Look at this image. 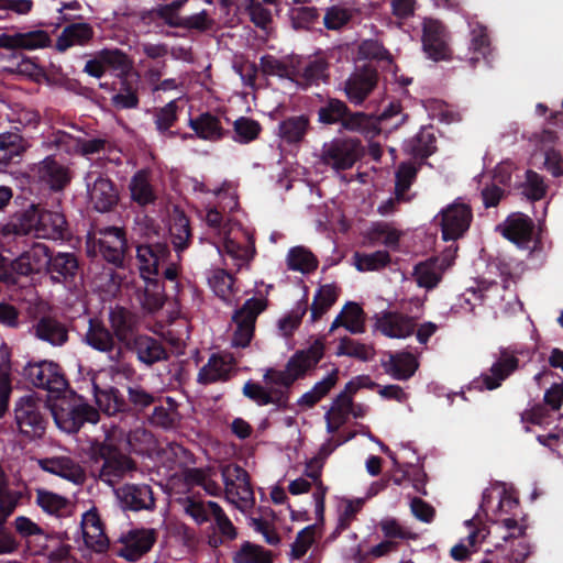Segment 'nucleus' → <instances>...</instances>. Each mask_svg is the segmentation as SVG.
<instances>
[{
  "mask_svg": "<svg viewBox=\"0 0 563 563\" xmlns=\"http://www.w3.org/2000/svg\"><path fill=\"white\" fill-rule=\"evenodd\" d=\"M136 260L144 283L143 289L137 291V301L144 310L157 311L164 305L165 294L156 276L162 271L166 279L175 280L178 275L177 264L164 244L137 246Z\"/></svg>",
  "mask_w": 563,
  "mask_h": 563,
  "instance_id": "f257e3e1",
  "label": "nucleus"
},
{
  "mask_svg": "<svg viewBox=\"0 0 563 563\" xmlns=\"http://www.w3.org/2000/svg\"><path fill=\"white\" fill-rule=\"evenodd\" d=\"M151 442L152 435L142 428H136L129 434H125L121 429L114 428L107 434L106 441L99 450L100 457L103 460L99 473L100 479L108 485H114V483L134 468L132 460L121 451L129 449L133 452H143L140 444H150Z\"/></svg>",
  "mask_w": 563,
  "mask_h": 563,
  "instance_id": "f03ea898",
  "label": "nucleus"
},
{
  "mask_svg": "<svg viewBox=\"0 0 563 563\" xmlns=\"http://www.w3.org/2000/svg\"><path fill=\"white\" fill-rule=\"evenodd\" d=\"M527 525L514 518L503 519L492 531L494 556L492 563H523L530 554V543L526 537Z\"/></svg>",
  "mask_w": 563,
  "mask_h": 563,
  "instance_id": "7ed1b4c3",
  "label": "nucleus"
},
{
  "mask_svg": "<svg viewBox=\"0 0 563 563\" xmlns=\"http://www.w3.org/2000/svg\"><path fill=\"white\" fill-rule=\"evenodd\" d=\"M217 250L227 267L246 269L255 255L252 232L241 224L227 225L220 233Z\"/></svg>",
  "mask_w": 563,
  "mask_h": 563,
  "instance_id": "20e7f679",
  "label": "nucleus"
},
{
  "mask_svg": "<svg viewBox=\"0 0 563 563\" xmlns=\"http://www.w3.org/2000/svg\"><path fill=\"white\" fill-rule=\"evenodd\" d=\"M56 426L64 432H77L85 422L97 423L99 413L75 394L58 397L51 406Z\"/></svg>",
  "mask_w": 563,
  "mask_h": 563,
  "instance_id": "39448f33",
  "label": "nucleus"
},
{
  "mask_svg": "<svg viewBox=\"0 0 563 563\" xmlns=\"http://www.w3.org/2000/svg\"><path fill=\"white\" fill-rule=\"evenodd\" d=\"M18 232L34 234L41 239H60L66 227L65 217L58 211H48L31 206L14 224Z\"/></svg>",
  "mask_w": 563,
  "mask_h": 563,
  "instance_id": "423d86ee",
  "label": "nucleus"
},
{
  "mask_svg": "<svg viewBox=\"0 0 563 563\" xmlns=\"http://www.w3.org/2000/svg\"><path fill=\"white\" fill-rule=\"evenodd\" d=\"M125 250V239L119 228H106L97 233L88 235L87 251L91 255L101 256L109 263L121 264Z\"/></svg>",
  "mask_w": 563,
  "mask_h": 563,
  "instance_id": "0eeeda50",
  "label": "nucleus"
},
{
  "mask_svg": "<svg viewBox=\"0 0 563 563\" xmlns=\"http://www.w3.org/2000/svg\"><path fill=\"white\" fill-rule=\"evenodd\" d=\"M441 227L444 241H455L464 235L472 221V211L468 205L461 200L454 201L435 217Z\"/></svg>",
  "mask_w": 563,
  "mask_h": 563,
  "instance_id": "6e6552de",
  "label": "nucleus"
},
{
  "mask_svg": "<svg viewBox=\"0 0 563 563\" xmlns=\"http://www.w3.org/2000/svg\"><path fill=\"white\" fill-rule=\"evenodd\" d=\"M482 508L492 512L494 522L489 527V534L495 526L503 519L514 518L517 522H525L521 518L518 500L503 488H494L484 493Z\"/></svg>",
  "mask_w": 563,
  "mask_h": 563,
  "instance_id": "1a4fd4ad",
  "label": "nucleus"
},
{
  "mask_svg": "<svg viewBox=\"0 0 563 563\" xmlns=\"http://www.w3.org/2000/svg\"><path fill=\"white\" fill-rule=\"evenodd\" d=\"M222 478L228 501L238 508L249 506L253 501L252 490L247 473L235 464L225 465L222 468Z\"/></svg>",
  "mask_w": 563,
  "mask_h": 563,
  "instance_id": "9d476101",
  "label": "nucleus"
},
{
  "mask_svg": "<svg viewBox=\"0 0 563 563\" xmlns=\"http://www.w3.org/2000/svg\"><path fill=\"white\" fill-rule=\"evenodd\" d=\"M266 302L263 298H251L233 316L235 330L233 332L232 345L245 347L253 338L254 324L257 316L265 309Z\"/></svg>",
  "mask_w": 563,
  "mask_h": 563,
  "instance_id": "9b49d317",
  "label": "nucleus"
},
{
  "mask_svg": "<svg viewBox=\"0 0 563 563\" xmlns=\"http://www.w3.org/2000/svg\"><path fill=\"white\" fill-rule=\"evenodd\" d=\"M518 368L517 351L504 349L492 364L489 372L482 374L472 383L474 389L493 390Z\"/></svg>",
  "mask_w": 563,
  "mask_h": 563,
  "instance_id": "f8f14e48",
  "label": "nucleus"
},
{
  "mask_svg": "<svg viewBox=\"0 0 563 563\" xmlns=\"http://www.w3.org/2000/svg\"><path fill=\"white\" fill-rule=\"evenodd\" d=\"M360 156V144L355 140H332L323 144L321 161L335 172L351 168Z\"/></svg>",
  "mask_w": 563,
  "mask_h": 563,
  "instance_id": "ddd939ff",
  "label": "nucleus"
},
{
  "mask_svg": "<svg viewBox=\"0 0 563 563\" xmlns=\"http://www.w3.org/2000/svg\"><path fill=\"white\" fill-rule=\"evenodd\" d=\"M156 541V531L152 528L131 529L121 534L118 555L135 562L147 553Z\"/></svg>",
  "mask_w": 563,
  "mask_h": 563,
  "instance_id": "4468645a",
  "label": "nucleus"
},
{
  "mask_svg": "<svg viewBox=\"0 0 563 563\" xmlns=\"http://www.w3.org/2000/svg\"><path fill=\"white\" fill-rule=\"evenodd\" d=\"M42 402L32 395L22 397L15 407V420L20 431L29 437H40L45 429L40 412Z\"/></svg>",
  "mask_w": 563,
  "mask_h": 563,
  "instance_id": "2eb2a0df",
  "label": "nucleus"
},
{
  "mask_svg": "<svg viewBox=\"0 0 563 563\" xmlns=\"http://www.w3.org/2000/svg\"><path fill=\"white\" fill-rule=\"evenodd\" d=\"M456 249L448 250L441 258H430L415 266L413 278L417 285L424 289H432L438 286L442 275L454 261Z\"/></svg>",
  "mask_w": 563,
  "mask_h": 563,
  "instance_id": "dca6fc26",
  "label": "nucleus"
},
{
  "mask_svg": "<svg viewBox=\"0 0 563 563\" xmlns=\"http://www.w3.org/2000/svg\"><path fill=\"white\" fill-rule=\"evenodd\" d=\"M85 179L89 200L97 211H108L117 203V191L108 178L91 170L87 174Z\"/></svg>",
  "mask_w": 563,
  "mask_h": 563,
  "instance_id": "f3484780",
  "label": "nucleus"
},
{
  "mask_svg": "<svg viewBox=\"0 0 563 563\" xmlns=\"http://www.w3.org/2000/svg\"><path fill=\"white\" fill-rule=\"evenodd\" d=\"M27 378L36 386L51 393H60L66 388V380L58 366L48 361L30 364L26 367Z\"/></svg>",
  "mask_w": 563,
  "mask_h": 563,
  "instance_id": "a211bd4d",
  "label": "nucleus"
},
{
  "mask_svg": "<svg viewBox=\"0 0 563 563\" xmlns=\"http://www.w3.org/2000/svg\"><path fill=\"white\" fill-rule=\"evenodd\" d=\"M109 322L117 340L125 347L132 346L140 325L139 316L124 307L117 306L109 312Z\"/></svg>",
  "mask_w": 563,
  "mask_h": 563,
  "instance_id": "6ab92c4d",
  "label": "nucleus"
},
{
  "mask_svg": "<svg viewBox=\"0 0 563 563\" xmlns=\"http://www.w3.org/2000/svg\"><path fill=\"white\" fill-rule=\"evenodd\" d=\"M187 0H174L172 3L158 8V16L169 26H181L188 29H205L207 26L206 11L192 14L181 13V8Z\"/></svg>",
  "mask_w": 563,
  "mask_h": 563,
  "instance_id": "aec40b11",
  "label": "nucleus"
},
{
  "mask_svg": "<svg viewBox=\"0 0 563 563\" xmlns=\"http://www.w3.org/2000/svg\"><path fill=\"white\" fill-rule=\"evenodd\" d=\"M85 342L99 352L109 353L111 362L118 363L123 356L122 349L115 346L113 335L100 321L89 320Z\"/></svg>",
  "mask_w": 563,
  "mask_h": 563,
  "instance_id": "412c9836",
  "label": "nucleus"
},
{
  "mask_svg": "<svg viewBox=\"0 0 563 563\" xmlns=\"http://www.w3.org/2000/svg\"><path fill=\"white\" fill-rule=\"evenodd\" d=\"M422 44L426 54L433 60L446 59L450 55L444 30L437 20H424Z\"/></svg>",
  "mask_w": 563,
  "mask_h": 563,
  "instance_id": "4be33fe9",
  "label": "nucleus"
},
{
  "mask_svg": "<svg viewBox=\"0 0 563 563\" xmlns=\"http://www.w3.org/2000/svg\"><path fill=\"white\" fill-rule=\"evenodd\" d=\"M82 538L86 547L93 552H104L109 547L102 522L95 508L87 510L80 522Z\"/></svg>",
  "mask_w": 563,
  "mask_h": 563,
  "instance_id": "5701e85b",
  "label": "nucleus"
},
{
  "mask_svg": "<svg viewBox=\"0 0 563 563\" xmlns=\"http://www.w3.org/2000/svg\"><path fill=\"white\" fill-rule=\"evenodd\" d=\"M38 466L43 471L74 484H81L85 481V472L81 466L67 455L41 459L38 460Z\"/></svg>",
  "mask_w": 563,
  "mask_h": 563,
  "instance_id": "b1692460",
  "label": "nucleus"
},
{
  "mask_svg": "<svg viewBox=\"0 0 563 563\" xmlns=\"http://www.w3.org/2000/svg\"><path fill=\"white\" fill-rule=\"evenodd\" d=\"M501 234L519 247L528 246L533 232L532 220L520 212L510 214L499 227Z\"/></svg>",
  "mask_w": 563,
  "mask_h": 563,
  "instance_id": "393cba45",
  "label": "nucleus"
},
{
  "mask_svg": "<svg viewBox=\"0 0 563 563\" xmlns=\"http://www.w3.org/2000/svg\"><path fill=\"white\" fill-rule=\"evenodd\" d=\"M376 329L391 339H406L415 330V320L397 312H384L376 318Z\"/></svg>",
  "mask_w": 563,
  "mask_h": 563,
  "instance_id": "a878e982",
  "label": "nucleus"
},
{
  "mask_svg": "<svg viewBox=\"0 0 563 563\" xmlns=\"http://www.w3.org/2000/svg\"><path fill=\"white\" fill-rule=\"evenodd\" d=\"M324 344L321 340H316L307 350L296 352L287 362L286 368L289 376L297 380L306 374L307 371L316 366L322 358Z\"/></svg>",
  "mask_w": 563,
  "mask_h": 563,
  "instance_id": "bb28decb",
  "label": "nucleus"
},
{
  "mask_svg": "<svg viewBox=\"0 0 563 563\" xmlns=\"http://www.w3.org/2000/svg\"><path fill=\"white\" fill-rule=\"evenodd\" d=\"M51 255L44 243H35L16 258V273L23 276L48 269Z\"/></svg>",
  "mask_w": 563,
  "mask_h": 563,
  "instance_id": "cd10ccee",
  "label": "nucleus"
},
{
  "mask_svg": "<svg viewBox=\"0 0 563 563\" xmlns=\"http://www.w3.org/2000/svg\"><path fill=\"white\" fill-rule=\"evenodd\" d=\"M377 81L376 73L371 68L355 71L345 84V93L349 100L360 104L373 90Z\"/></svg>",
  "mask_w": 563,
  "mask_h": 563,
  "instance_id": "c85d7f7f",
  "label": "nucleus"
},
{
  "mask_svg": "<svg viewBox=\"0 0 563 563\" xmlns=\"http://www.w3.org/2000/svg\"><path fill=\"white\" fill-rule=\"evenodd\" d=\"M93 27L87 22H75L65 26L56 41V48L65 52L73 46H84L93 37Z\"/></svg>",
  "mask_w": 563,
  "mask_h": 563,
  "instance_id": "c756f323",
  "label": "nucleus"
},
{
  "mask_svg": "<svg viewBox=\"0 0 563 563\" xmlns=\"http://www.w3.org/2000/svg\"><path fill=\"white\" fill-rule=\"evenodd\" d=\"M300 63L301 57L299 56H289L278 59L267 55L261 59L262 69L266 75L287 78L295 82L298 79V75H300Z\"/></svg>",
  "mask_w": 563,
  "mask_h": 563,
  "instance_id": "7c9ffc66",
  "label": "nucleus"
},
{
  "mask_svg": "<svg viewBox=\"0 0 563 563\" xmlns=\"http://www.w3.org/2000/svg\"><path fill=\"white\" fill-rule=\"evenodd\" d=\"M117 496L125 509L141 510L154 505L152 490L147 485H124L117 490Z\"/></svg>",
  "mask_w": 563,
  "mask_h": 563,
  "instance_id": "2f4dec72",
  "label": "nucleus"
},
{
  "mask_svg": "<svg viewBox=\"0 0 563 563\" xmlns=\"http://www.w3.org/2000/svg\"><path fill=\"white\" fill-rule=\"evenodd\" d=\"M129 349H133L139 361L146 365L165 360L167 356L162 343L148 335H136L132 341V346Z\"/></svg>",
  "mask_w": 563,
  "mask_h": 563,
  "instance_id": "473e14b6",
  "label": "nucleus"
},
{
  "mask_svg": "<svg viewBox=\"0 0 563 563\" xmlns=\"http://www.w3.org/2000/svg\"><path fill=\"white\" fill-rule=\"evenodd\" d=\"M387 374L395 379L404 380L410 378L417 371L419 363L417 358L407 352L389 354L388 360L383 363Z\"/></svg>",
  "mask_w": 563,
  "mask_h": 563,
  "instance_id": "72a5a7b5",
  "label": "nucleus"
},
{
  "mask_svg": "<svg viewBox=\"0 0 563 563\" xmlns=\"http://www.w3.org/2000/svg\"><path fill=\"white\" fill-rule=\"evenodd\" d=\"M129 189L132 200L140 206L153 203L157 198L156 190L152 184L151 174L145 169H141L133 175Z\"/></svg>",
  "mask_w": 563,
  "mask_h": 563,
  "instance_id": "f704fd0d",
  "label": "nucleus"
},
{
  "mask_svg": "<svg viewBox=\"0 0 563 563\" xmlns=\"http://www.w3.org/2000/svg\"><path fill=\"white\" fill-rule=\"evenodd\" d=\"M233 368V360L230 355H212L209 362L198 374L199 382L210 384L227 379Z\"/></svg>",
  "mask_w": 563,
  "mask_h": 563,
  "instance_id": "c9c22d12",
  "label": "nucleus"
},
{
  "mask_svg": "<svg viewBox=\"0 0 563 563\" xmlns=\"http://www.w3.org/2000/svg\"><path fill=\"white\" fill-rule=\"evenodd\" d=\"M38 174L40 178L54 190L62 189L70 180L68 169L52 157H46L41 162Z\"/></svg>",
  "mask_w": 563,
  "mask_h": 563,
  "instance_id": "e433bc0d",
  "label": "nucleus"
},
{
  "mask_svg": "<svg viewBox=\"0 0 563 563\" xmlns=\"http://www.w3.org/2000/svg\"><path fill=\"white\" fill-rule=\"evenodd\" d=\"M352 411V398L342 391L332 402L330 409L325 412L327 431L335 432L345 423Z\"/></svg>",
  "mask_w": 563,
  "mask_h": 563,
  "instance_id": "4c0bfd02",
  "label": "nucleus"
},
{
  "mask_svg": "<svg viewBox=\"0 0 563 563\" xmlns=\"http://www.w3.org/2000/svg\"><path fill=\"white\" fill-rule=\"evenodd\" d=\"M360 49H361V53L366 57L386 60V63H387L386 78L387 79H388V76H390V80L398 82L402 86L409 85L411 82V79L408 77H404V76L398 77L397 66H395L393 64L389 54L378 42L365 41L362 43Z\"/></svg>",
  "mask_w": 563,
  "mask_h": 563,
  "instance_id": "58836bf2",
  "label": "nucleus"
},
{
  "mask_svg": "<svg viewBox=\"0 0 563 563\" xmlns=\"http://www.w3.org/2000/svg\"><path fill=\"white\" fill-rule=\"evenodd\" d=\"M208 284L216 296L225 302H232L236 290L234 288V278L227 269H212L208 276Z\"/></svg>",
  "mask_w": 563,
  "mask_h": 563,
  "instance_id": "ea45409f",
  "label": "nucleus"
},
{
  "mask_svg": "<svg viewBox=\"0 0 563 563\" xmlns=\"http://www.w3.org/2000/svg\"><path fill=\"white\" fill-rule=\"evenodd\" d=\"M401 232L389 223L377 222L373 223L365 232L364 239L368 244L383 243L389 249H396L400 239Z\"/></svg>",
  "mask_w": 563,
  "mask_h": 563,
  "instance_id": "a19ab883",
  "label": "nucleus"
},
{
  "mask_svg": "<svg viewBox=\"0 0 563 563\" xmlns=\"http://www.w3.org/2000/svg\"><path fill=\"white\" fill-rule=\"evenodd\" d=\"M58 144L68 152L81 154L82 156L93 155L103 150L104 141L101 139H81L67 133L58 136Z\"/></svg>",
  "mask_w": 563,
  "mask_h": 563,
  "instance_id": "79ce46f5",
  "label": "nucleus"
},
{
  "mask_svg": "<svg viewBox=\"0 0 563 563\" xmlns=\"http://www.w3.org/2000/svg\"><path fill=\"white\" fill-rule=\"evenodd\" d=\"M168 231L175 250L183 251L189 241L190 230L188 219L178 209H175L170 216Z\"/></svg>",
  "mask_w": 563,
  "mask_h": 563,
  "instance_id": "37998d69",
  "label": "nucleus"
},
{
  "mask_svg": "<svg viewBox=\"0 0 563 563\" xmlns=\"http://www.w3.org/2000/svg\"><path fill=\"white\" fill-rule=\"evenodd\" d=\"M78 269V263L71 253H58L56 256L51 257L48 271L52 279L55 282L67 280L75 276Z\"/></svg>",
  "mask_w": 563,
  "mask_h": 563,
  "instance_id": "c03bdc74",
  "label": "nucleus"
},
{
  "mask_svg": "<svg viewBox=\"0 0 563 563\" xmlns=\"http://www.w3.org/2000/svg\"><path fill=\"white\" fill-rule=\"evenodd\" d=\"M300 75H298L297 84L309 85L325 77L328 64L321 56L312 58H302L300 63Z\"/></svg>",
  "mask_w": 563,
  "mask_h": 563,
  "instance_id": "a18cd8bd",
  "label": "nucleus"
},
{
  "mask_svg": "<svg viewBox=\"0 0 563 563\" xmlns=\"http://www.w3.org/2000/svg\"><path fill=\"white\" fill-rule=\"evenodd\" d=\"M36 336L47 341L52 345H62L67 340V331L58 321L51 318H43L35 328Z\"/></svg>",
  "mask_w": 563,
  "mask_h": 563,
  "instance_id": "49530a36",
  "label": "nucleus"
},
{
  "mask_svg": "<svg viewBox=\"0 0 563 563\" xmlns=\"http://www.w3.org/2000/svg\"><path fill=\"white\" fill-rule=\"evenodd\" d=\"M555 135L550 131H544L537 143L540 151L544 153V166L554 176H563V158L553 150H548V145L552 144Z\"/></svg>",
  "mask_w": 563,
  "mask_h": 563,
  "instance_id": "de8ad7c7",
  "label": "nucleus"
},
{
  "mask_svg": "<svg viewBox=\"0 0 563 563\" xmlns=\"http://www.w3.org/2000/svg\"><path fill=\"white\" fill-rule=\"evenodd\" d=\"M244 395L254 400L257 405L264 406L275 404L277 406H285L287 397L284 393L271 391L269 388L254 383H246L243 387Z\"/></svg>",
  "mask_w": 563,
  "mask_h": 563,
  "instance_id": "09e8293b",
  "label": "nucleus"
},
{
  "mask_svg": "<svg viewBox=\"0 0 563 563\" xmlns=\"http://www.w3.org/2000/svg\"><path fill=\"white\" fill-rule=\"evenodd\" d=\"M29 144L18 130L0 133V161L21 155Z\"/></svg>",
  "mask_w": 563,
  "mask_h": 563,
  "instance_id": "8fccbe9b",
  "label": "nucleus"
},
{
  "mask_svg": "<svg viewBox=\"0 0 563 563\" xmlns=\"http://www.w3.org/2000/svg\"><path fill=\"white\" fill-rule=\"evenodd\" d=\"M338 380V369H333L323 379L316 383L314 386L305 393L297 401L300 407L310 408L324 397Z\"/></svg>",
  "mask_w": 563,
  "mask_h": 563,
  "instance_id": "3c124183",
  "label": "nucleus"
},
{
  "mask_svg": "<svg viewBox=\"0 0 563 563\" xmlns=\"http://www.w3.org/2000/svg\"><path fill=\"white\" fill-rule=\"evenodd\" d=\"M286 261L290 271L302 274H308L317 267V260L313 254L302 246L290 249Z\"/></svg>",
  "mask_w": 563,
  "mask_h": 563,
  "instance_id": "603ef678",
  "label": "nucleus"
},
{
  "mask_svg": "<svg viewBox=\"0 0 563 563\" xmlns=\"http://www.w3.org/2000/svg\"><path fill=\"white\" fill-rule=\"evenodd\" d=\"M342 125L346 130L360 132L367 137H372L380 132L378 120L375 117L361 112L345 117Z\"/></svg>",
  "mask_w": 563,
  "mask_h": 563,
  "instance_id": "864d4df0",
  "label": "nucleus"
},
{
  "mask_svg": "<svg viewBox=\"0 0 563 563\" xmlns=\"http://www.w3.org/2000/svg\"><path fill=\"white\" fill-rule=\"evenodd\" d=\"M197 135L203 140L216 141L222 136V128L219 120L211 114H201L189 122Z\"/></svg>",
  "mask_w": 563,
  "mask_h": 563,
  "instance_id": "5fc2aeb1",
  "label": "nucleus"
},
{
  "mask_svg": "<svg viewBox=\"0 0 563 563\" xmlns=\"http://www.w3.org/2000/svg\"><path fill=\"white\" fill-rule=\"evenodd\" d=\"M36 504L43 511L56 516L64 515L69 507V500L67 498L45 489H37Z\"/></svg>",
  "mask_w": 563,
  "mask_h": 563,
  "instance_id": "6e6d98bb",
  "label": "nucleus"
},
{
  "mask_svg": "<svg viewBox=\"0 0 563 563\" xmlns=\"http://www.w3.org/2000/svg\"><path fill=\"white\" fill-rule=\"evenodd\" d=\"M338 288L333 284L321 286L314 295L311 305V318H320L336 300Z\"/></svg>",
  "mask_w": 563,
  "mask_h": 563,
  "instance_id": "4d7b16f0",
  "label": "nucleus"
},
{
  "mask_svg": "<svg viewBox=\"0 0 563 563\" xmlns=\"http://www.w3.org/2000/svg\"><path fill=\"white\" fill-rule=\"evenodd\" d=\"M353 261L357 271L373 272L387 266V264L390 262V256L386 251H376L371 254L355 253Z\"/></svg>",
  "mask_w": 563,
  "mask_h": 563,
  "instance_id": "13d9d810",
  "label": "nucleus"
},
{
  "mask_svg": "<svg viewBox=\"0 0 563 563\" xmlns=\"http://www.w3.org/2000/svg\"><path fill=\"white\" fill-rule=\"evenodd\" d=\"M308 126V120L300 115L287 119L279 124L278 134L287 143L299 142Z\"/></svg>",
  "mask_w": 563,
  "mask_h": 563,
  "instance_id": "bf43d9fd",
  "label": "nucleus"
},
{
  "mask_svg": "<svg viewBox=\"0 0 563 563\" xmlns=\"http://www.w3.org/2000/svg\"><path fill=\"white\" fill-rule=\"evenodd\" d=\"M233 560L235 563H272V554L257 544L245 542L235 552Z\"/></svg>",
  "mask_w": 563,
  "mask_h": 563,
  "instance_id": "052dcab7",
  "label": "nucleus"
},
{
  "mask_svg": "<svg viewBox=\"0 0 563 563\" xmlns=\"http://www.w3.org/2000/svg\"><path fill=\"white\" fill-rule=\"evenodd\" d=\"M343 327L353 334L364 332L365 318L362 308L355 302H349L341 311Z\"/></svg>",
  "mask_w": 563,
  "mask_h": 563,
  "instance_id": "680f3d73",
  "label": "nucleus"
},
{
  "mask_svg": "<svg viewBox=\"0 0 563 563\" xmlns=\"http://www.w3.org/2000/svg\"><path fill=\"white\" fill-rule=\"evenodd\" d=\"M95 399L99 408L111 416L121 410L123 402L114 388L99 389L93 385Z\"/></svg>",
  "mask_w": 563,
  "mask_h": 563,
  "instance_id": "e2e57ef3",
  "label": "nucleus"
},
{
  "mask_svg": "<svg viewBox=\"0 0 563 563\" xmlns=\"http://www.w3.org/2000/svg\"><path fill=\"white\" fill-rule=\"evenodd\" d=\"M187 479L190 484L201 486L211 496H217L221 492V487L216 479V473L211 470H191L187 474Z\"/></svg>",
  "mask_w": 563,
  "mask_h": 563,
  "instance_id": "0e129e2a",
  "label": "nucleus"
},
{
  "mask_svg": "<svg viewBox=\"0 0 563 563\" xmlns=\"http://www.w3.org/2000/svg\"><path fill=\"white\" fill-rule=\"evenodd\" d=\"M355 10L346 5H332L330 7L324 16L323 22L329 30H339L344 26L354 15Z\"/></svg>",
  "mask_w": 563,
  "mask_h": 563,
  "instance_id": "69168bd1",
  "label": "nucleus"
},
{
  "mask_svg": "<svg viewBox=\"0 0 563 563\" xmlns=\"http://www.w3.org/2000/svg\"><path fill=\"white\" fill-rule=\"evenodd\" d=\"M347 108L338 99H330L318 111L319 121L324 124H334L345 119Z\"/></svg>",
  "mask_w": 563,
  "mask_h": 563,
  "instance_id": "338daca9",
  "label": "nucleus"
},
{
  "mask_svg": "<svg viewBox=\"0 0 563 563\" xmlns=\"http://www.w3.org/2000/svg\"><path fill=\"white\" fill-rule=\"evenodd\" d=\"M433 142V135L423 130L413 140L408 141L405 148L416 157H428L434 151Z\"/></svg>",
  "mask_w": 563,
  "mask_h": 563,
  "instance_id": "774afa93",
  "label": "nucleus"
}]
</instances>
